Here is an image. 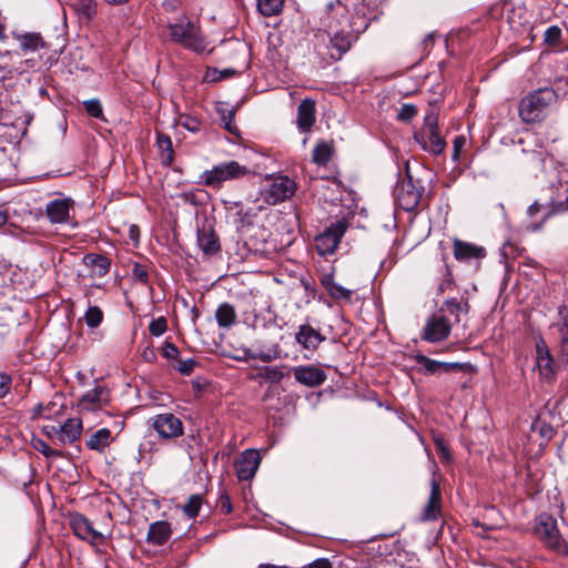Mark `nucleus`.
<instances>
[{"label":"nucleus","instance_id":"f257e3e1","mask_svg":"<svg viewBox=\"0 0 568 568\" xmlns=\"http://www.w3.org/2000/svg\"><path fill=\"white\" fill-rule=\"evenodd\" d=\"M329 8L327 29L315 32L314 49L318 55L338 61L382 10L378 0H338Z\"/></svg>","mask_w":568,"mask_h":568},{"label":"nucleus","instance_id":"f03ea898","mask_svg":"<svg viewBox=\"0 0 568 568\" xmlns=\"http://www.w3.org/2000/svg\"><path fill=\"white\" fill-rule=\"evenodd\" d=\"M169 39L185 49L203 52L206 49L200 27L187 17L181 16L168 24Z\"/></svg>","mask_w":568,"mask_h":568},{"label":"nucleus","instance_id":"7ed1b4c3","mask_svg":"<svg viewBox=\"0 0 568 568\" xmlns=\"http://www.w3.org/2000/svg\"><path fill=\"white\" fill-rule=\"evenodd\" d=\"M556 101L557 93L551 88L538 89L521 100L519 115L524 122H537Z\"/></svg>","mask_w":568,"mask_h":568},{"label":"nucleus","instance_id":"20e7f679","mask_svg":"<svg viewBox=\"0 0 568 568\" xmlns=\"http://www.w3.org/2000/svg\"><path fill=\"white\" fill-rule=\"evenodd\" d=\"M251 170L237 161H225L205 170L201 176V183L211 189L220 190L225 182L235 181L247 176Z\"/></svg>","mask_w":568,"mask_h":568},{"label":"nucleus","instance_id":"39448f33","mask_svg":"<svg viewBox=\"0 0 568 568\" xmlns=\"http://www.w3.org/2000/svg\"><path fill=\"white\" fill-rule=\"evenodd\" d=\"M424 193V186L419 180H415L409 173L398 180L394 189L395 203L404 211H413L419 204Z\"/></svg>","mask_w":568,"mask_h":568},{"label":"nucleus","instance_id":"423d86ee","mask_svg":"<svg viewBox=\"0 0 568 568\" xmlns=\"http://www.w3.org/2000/svg\"><path fill=\"white\" fill-rule=\"evenodd\" d=\"M414 140L424 151L434 155H439L444 151L446 142L439 134L437 116L433 112L425 116L423 128L414 133Z\"/></svg>","mask_w":568,"mask_h":568},{"label":"nucleus","instance_id":"0eeeda50","mask_svg":"<svg viewBox=\"0 0 568 568\" xmlns=\"http://www.w3.org/2000/svg\"><path fill=\"white\" fill-rule=\"evenodd\" d=\"M536 532L554 551L568 556V544L561 537L555 518L546 514L540 515L536 525Z\"/></svg>","mask_w":568,"mask_h":568},{"label":"nucleus","instance_id":"6e6552de","mask_svg":"<svg viewBox=\"0 0 568 568\" xmlns=\"http://www.w3.org/2000/svg\"><path fill=\"white\" fill-rule=\"evenodd\" d=\"M150 425L163 440L179 438L184 433L182 420L172 413H161L150 419Z\"/></svg>","mask_w":568,"mask_h":568},{"label":"nucleus","instance_id":"1a4fd4ad","mask_svg":"<svg viewBox=\"0 0 568 568\" xmlns=\"http://www.w3.org/2000/svg\"><path fill=\"white\" fill-rule=\"evenodd\" d=\"M347 229L344 220L332 223L323 233L315 237V247L320 255H328L335 252Z\"/></svg>","mask_w":568,"mask_h":568},{"label":"nucleus","instance_id":"9d476101","mask_svg":"<svg viewBox=\"0 0 568 568\" xmlns=\"http://www.w3.org/2000/svg\"><path fill=\"white\" fill-rule=\"evenodd\" d=\"M295 190L296 185L293 180L278 175L268 180V184L262 194L267 203L276 204L292 196Z\"/></svg>","mask_w":568,"mask_h":568},{"label":"nucleus","instance_id":"9b49d317","mask_svg":"<svg viewBox=\"0 0 568 568\" xmlns=\"http://www.w3.org/2000/svg\"><path fill=\"white\" fill-rule=\"evenodd\" d=\"M450 331V322L445 316L434 315L426 322L420 337L429 343H437L446 339Z\"/></svg>","mask_w":568,"mask_h":568},{"label":"nucleus","instance_id":"f8f14e48","mask_svg":"<svg viewBox=\"0 0 568 568\" xmlns=\"http://www.w3.org/2000/svg\"><path fill=\"white\" fill-rule=\"evenodd\" d=\"M261 464V455L257 449H245L235 462V471L240 480L252 479Z\"/></svg>","mask_w":568,"mask_h":568},{"label":"nucleus","instance_id":"ddd939ff","mask_svg":"<svg viewBox=\"0 0 568 568\" xmlns=\"http://www.w3.org/2000/svg\"><path fill=\"white\" fill-rule=\"evenodd\" d=\"M69 526L81 540L94 542L102 537L101 532L94 529L91 520L80 513L69 515Z\"/></svg>","mask_w":568,"mask_h":568},{"label":"nucleus","instance_id":"4468645a","mask_svg":"<svg viewBox=\"0 0 568 568\" xmlns=\"http://www.w3.org/2000/svg\"><path fill=\"white\" fill-rule=\"evenodd\" d=\"M73 201L69 197L54 199L47 203L45 214L52 224H65L71 219Z\"/></svg>","mask_w":568,"mask_h":568},{"label":"nucleus","instance_id":"2eb2a0df","mask_svg":"<svg viewBox=\"0 0 568 568\" xmlns=\"http://www.w3.org/2000/svg\"><path fill=\"white\" fill-rule=\"evenodd\" d=\"M110 402L108 387L97 384L92 389L87 390L79 399V407L85 410L102 408Z\"/></svg>","mask_w":568,"mask_h":568},{"label":"nucleus","instance_id":"dca6fc26","mask_svg":"<svg viewBox=\"0 0 568 568\" xmlns=\"http://www.w3.org/2000/svg\"><path fill=\"white\" fill-rule=\"evenodd\" d=\"M292 371L296 382L307 387L321 386L326 381L325 372L313 365L295 366Z\"/></svg>","mask_w":568,"mask_h":568},{"label":"nucleus","instance_id":"f3484780","mask_svg":"<svg viewBox=\"0 0 568 568\" xmlns=\"http://www.w3.org/2000/svg\"><path fill=\"white\" fill-rule=\"evenodd\" d=\"M324 341L325 336L310 324L300 325L295 333V342L306 351H316Z\"/></svg>","mask_w":568,"mask_h":568},{"label":"nucleus","instance_id":"a211bd4d","mask_svg":"<svg viewBox=\"0 0 568 568\" xmlns=\"http://www.w3.org/2000/svg\"><path fill=\"white\" fill-rule=\"evenodd\" d=\"M536 359L537 368L541 377L550 381L555 375L554 358L542 338L536 343Z\"/></svg>","mask_w":568,"mask_h":568},{"label":"nucleus","instance_id":"6ab92c4d","mask_svg":"<svg viewBox=\"0 0 568 568\" xmlns=\"http://www.w3.org/2000/svg\"><path fill=\"white\" fill-rule=\"evenodd\" d=\"M454 256L459 262H470L473 260L484 258L486 256V251L481 246H477L460 240H455Z\"/></svg>","mask_w":568,"mask_h":568},{"label":"nucleus","instance_id":"aec40b11","mask_svg":"<svg viewBox=\"0 0 568 568\" xmlns=\"http://www.w3.org/2000/svg\"><path fill=\"white\" fill-rule=\"evenodd\" d=\"M83 264L90 268L91 277H103L111 268V260L98 253H88L82 258Z\"/></svg>","mask_w":568,"mask_h":568},{"label":"nucleus","instance_id":"412c9836","mask_svg":"<svg viewBox=\"0 0 568 568\" xmlns=\"http://www.w3.org/2000/svg\"><path fill=\"white\" fill-rule=\"evenodd\" d=\"M315 122V103L310 99L303 100L297 106L296 124L301 132H308Z\"/></svg>","mask_w":568,"mask_h":568},{"label":"nucleus","instance_id":"4be33fe9","mask_svg":"<svg viewBox=\"0 0 568 568\" xmlns=\"http://www.w3.org/2000/svg\"><path fill=\"white\" fill-rule=\"evenodd\" d=\"M321 284L333 300L351 302L353 291L336 283L333 273L322 275Z\"/></svg>","mask_w":568,"mask_h":568},{"label":"nucleus","instance_id":"5701e85b","mask_svg":"<svg viewBox=\"0 0 568 568\" xmlns=\"http://www.w3.org/2000/svg\"><path fill=\"white\" fill-rule=\"evenodd\" d=\"M82 432V422L79 418H68L62 425H59V444H72Z\"/></svg>","mask_w":568,"mask_h":568},{"label":"nucleus","instance_id":"b1692460","mask_svg":"<svg viewBox=\"0 0 568 568\" xmlns=\"http://www.w3.org/2000/svg\"><path fill=\"white\" fill-rule=\"evenodd\" d=\"M197 244L201 251L206 255L215 254L221 248L219 237L212 229L197 231Z\"/></svg>","mask_w":568,"mask_h":568},{"label":"nucleus","instance_id":"393cba45","mask_svg":"<svg viewBox=\"0 0 568 568\" xmlns=\"http://www.w3.org/2000/svg\"><path fill=\"white\" fill-rule=\"evenodd\" d=\"M70 7L82 22L92 21L98 13L97 0H74L72 3H70Z\"/></svg>","mask_w":568,"mask_h":568},{"label":"nucleus","instance_id":"a878e982","mask_svg":"<svg viewBox=\"0 0 568 568\" xmlns=\"http://www.w3.org/2000/svg\"><path fill=\"white\" fill-rule=\"evenodd\" d=\"M171 534L172 530L168 521H155L149 527L148 541L160 546L170 539Z\"/></svg>","mask_w":568,"mask_h":568},{"label":"nucleus","instance_id":"bb28decb","mask_svg":"<svg viewBox=\"0 0 568 568\" xmlns=\"http://www.w3.org/2000/svg\"><path fill=\"white\" fill-rule=\"evenodd\" d=\"M440 487L435 479L430 483V495L427 505L425 506L423 518L425 520L436 519L439 514L440 503Z\"/></svg>","mask_w":568,"mask_h":568},{"label":"nucleus","instance_id":"cd10ccee","mask_svg":"<svg viewBox=\"0 0 568 568\" xmlns=\"http://www.w3.org/2000/svg\"><path fill=\"white\" fill-rule=\"evenodd\" d=\"M215 318L220 327L230 328L236 322V312L230 303H222L217 306Z\"/></svg>","mask_w":568,"mask_h":568},{"label":"nucleus","instance_id":"c85d7f7f","mask_svg":"<svg viewBox=\"0 0 568 568\" xmlns=\"http://www.w3.org/2000/svg\"><path fill=\"white\" fill-rule=\"evenodd\" d=\"M112 440L111 432L108 428H101L93 433L87 440L89 449L102 452Z\"/></svg>","mask_w":568,"mask_h":568},{"label":"nucleus","instance_id":"c756f323","mask_svg":"<svg viewBox=\"0 0 568 568\" xmlns=\"http://www.w3.org/2000/svg\"><path fill=\"white\" fill-rule=\"evenodd\" d=\"M442 311L447 312L448 314L455 317V322H460V314H467L469 311V304L467 301L462 302L457 298L446 300L442 306Z\"/></svg>","mask_w":568,"mask_h":568},{"label":"nucleus","instance_id":"7c9ffc66","mask_svg":"<svg viewBox=\"0 0 568 568\" xmlns=\"http://www.w3.org/2000/svg\"><path fill=\"white\" fill-rule=\"evenodd\" d=\"M559 320L556 324L560 333V342L564 351H568V310L564 306L558 310Z\"/></svg>","mask_w":568,"mask_h":568},{"label":"nucleus","instance_id":"2f4dec72","mask_svg":"<svg viewBox=\"0 0 568 568\" xmlns=\"http://www.w3.org/2000/svg\"><path fill=\"white\" fill-rule=\"evenodd\" d=\"M20 47L23 51L34 52L44 47L39 33H24L19 37Z\"/></svg>","mask_w":568,"mask_h":568},{"label":"nucleus","instance_id":"473e14b6","mask_svg":"<svg viewBox=\"0 0 568 568\" xmlns=\"http://www.w3.org/2000/svg\"><path fill=\"white\" fill-rule=\"evenodd\" d=\"M243 359H260L262 362L268 363L273 359H276L278 357V347L274 346L273 348H270L267 352H253L251 349H243Z\"/></svg>","mask_w":568,"mask_h":568},{"label":"nucleus","instance_id":"72a5a7b5","mask_svg":"<svg viewBox=\"0 0 568 568\" xmlns=\"http://www.w3.org/2000/svg\"><path fill=\"white\" fill-rule=\"evenodd\" d=\"M284 4V0H257V8L265 17L277 14Z\"/></svg>","mask_w":568,"mask_h":568},{"label":"nucleus","instance_id":"f704fd0d","mask_svg":"<svg viewBox=\"0 0 568 568\" xmlns=\"http://www.w3.org/2000/svg\"><path fill=\"white\" fill-rule=\"evenodd\" d=\"M156 144L163 152V162L170 164L173 161L172 141L166 134H158Z\"/></svg>","mask_w":568,"mask_h":568},{"label":"nucleus","instance_id":"c9c22d12","mask_svg":"<svg viewBox=\"0 0 568 568\" xmlns=\"http://www.w3.org/2000/svg\"><path fill=\"white\" fill-rule=\"evenodd\" d=\"M202 506V497L200 495H191L182 509L189 518H195Z\"/></svg>","mask_w":568,"mask_h":568},{"label":"nucleus","instance_id":"e433bc0d","mask_svg":"<svg viewBox=\"0 0 568 568\" xmlns=\"http://www.w3.org/2000/svg\"><path fill=\"white\" fill-rule=\"evenodd\" d=\"M103 320V313L98 306H89L85 314L84 321L88 327L95 328L98 327Z\"/></svg>","mask_w":568,"mask_h":568},{"label":"nucleus","instance_id":"4c0bfd02","mask_svg":"<svg viewBox=\"0 0 568 568\" xmlns=\"http://www.w3.org/2000/svg\"><path fill=\"white\" fill-rule=\"evenodd\" d=\"M176 124L192 133H196L201 129L200 119L189 114H181L176 120Z\"/></svg>","mask_w":568,"mask_h":568},{"label":"nucleus","instance_id":"58836bf2","mask_svg":"<svg viewBox=\"0 0 568 568\" xmlns=\"http://www.w3.org/2000/svg\"><path fill=\"white\" fill-rule=\"evenodd\" d=\"M331 158V149L327 144H317L313 151V159L316 163L325 164Z\"/></svg>","mask_w":568,"mask_h":568},{"label":"nucleus","instance_id":"ea45409f","mask_svg":"<svg viewBox=\"0 0 568 568\" xmlns=\"http://www.w3.org/2000/svg\"><path fill=\"white\" fill-rule=\"evenodd\" d=\"M166 329L168 323L166 318L163 316L152 320L151 323L149 324V332L151 333V335L155 337L163 335L166 332Z\"/></svg>","mask_w":568,"mask_h":568},{"label":"nucleus","instance_id":"a19ab883","mask_svg":"<svg viewBox=\"0 0 568 568\" xmlns=\"http://www.w3.org/2000/svg\"><path fill=\"white\" fill-rule=\"evenodd\" d=\"M180 374L184 375V376H189L193 371H194V367L196 365V362L195 359L193 358H187V359H178L175 363H172L171 364Z\"/></svg>","mask_w":568,"mask_h":568},{"label":"nucleus","instance_id":"79ce46f5","mask_svg":"<svg viewBox=\"0 0 568 568\" xmlns=\"http://www.w3.org/2000/svg\"><path fill=\"white\" fill-rule=\"evenodd\" d=\"M83 106L89 115L95 119L102 116V105L98 99H91L83 102Z\"/></svg>","mask_w":568,"mask_h":568},{"label":"nucleus","instance_id":"37998d69","mask_svg":"<svg viewBox=\"0 0 568 568\" xmlns=\"http://www.w3.org/2000/svg\"><path fill=\"white\" fill-rule=\"evenodd\" d=\"M417 114V108L414 104H403L397 113V119L402 122L410 121Z\"/></svg>","mask_w":568,"mask_h":568},{"label":"nucleus","instance_id":"c03bdc74","mask_svg":"<svg viewBox=\"0 0 568 568\" xmlns=\"http://www.w3.org/2000/svg\"><path fill=\"white\" fill-rule=\"evenodd\" d=\"M417 363L423 365L427 373L435 374L440 369V362L428 358L424 355H418L416 357Z\"/></svg>","mask_w":568,"mask_h":568},{"label":"nucleus","instance_id":"a18cd8bd","mask_svg":"<svg viewBox=\"0 0 568 568\" xmlns=\"http://www.w3.org/2000/svg\"><path fill=\"white\" fill-rule=\"evenodd\" d=\"M33 447L45 457L60 456V452L51 448L44 440L38 438L33 440Z\"/></svg>","mask_w":568,"mask_h":568},{"label":"nucleus","instance_id":"49530a36","mask_svg":"<svg viewBox=\"0 0 568 568\" xmlns=\"http://www.w3.org/2000/svg\"><path fill=\"white\" fill-rule=\"evenodd\" d=\"M561 38V29L557 26H551L547 28L544 34V40L548 44H557Z\"/></svg>","mask_w":568,"mask_h":568},{"label":"nucleus","instance_id":"de8ad7c7","mask_svg":"<svg viewBox=\"0 0 568 568\" xmlns=\"http://www.w3.org/2000/svg\"><path fill=\"white\" fill-rule=\"evenodd\" d=\"M466 144H467V139H466L465 135H457L454 139V142H453V154H452L453 161H455V162L459 161L460 153L465 149Z\"/></svg>","mask_w":568,"mask_h":568},{"label":"nucleus","instance_id":"09e8293b","mask_svg":"<svg viewBox=\"0 0 568 568\" xmlns=\"http://www.w3.org/2000/svg\"><path fill=\"white\" fill-rule=\"evenodd\" d=\"M161 354L166 359H172L175 363L179 359V348L171 342L165 341L162 348Z\"/></svg>","mask_w":568,"mask_h":568},{"label":"nucleus","instance_id":"8fccbe9b","mask_svg":"<svg viewBox=\"0 0 568 568\" xmlns=\"http://www.w3.org/2000/svg\"><path fill=\"white\" fill-rule=\"evenodd\" d=\"M284 373L280 367H266L265 378L271 383H280L284 378Z\"/></svg>","mask_w":568,"mask_h":568},{"label":"nucleus","instance_id":"3c124183","mask_svg":"<svg viewBox=\"0 0 568 568\" xmlns=\"http://www.w3.org/2000/svg\"><path fill=\"white\" fill-rule=\"evenodd\" d=\"M11 384V376L0 372V398H3L10 392Z\"/></svg>","mask_w":568,"mask_h":568},{"label":"nucleus","instance_id":"603ef678","mask_svg":"<svg viewBox=\"0 0 568 568\" xmlns=\"http://www.w3.org/2000/svg\"><path fill=\"white\" fill-rule=\"evenodd\" d=\"M435 446H436L437 453L442 459H445V460L450 459V452H449L448 447L446 446L444 439L436 438Z\"/></svg>","mask_w":568,"mask_h":568},{"label":"nucleus","instance_id":"864d4df0","mask_svg":"<svg viewBox=\"0 0 568 568\" xmlns=\"http://www.w3.org/2000/svg\"><path fill=\"white\" fill-rule=\"evenodd\" d=\"M217 506H219L220 510L225 515H227L232 511V504H231L230 497L225 494L220 495L219 500H217Z\"/></svg>","mask_w":568,"mask_h":568},{"label":"nucleus","instance_id":"5fc2aeb1","mask_svg":"<svg viewBox=\"0 0 568 568\" xmlns=\"http://www.w3.org/2000/svg\"><path fill=\"white\" fill-rule=\"evenodd\" d=\"M132 274H133L134 278L139 280L140 282H142V283L148 282L149 275H148V272L144 268V266L135 263L132 268Z\"/></svg>","mask_w":568,"mask_h":568},{"label":"nucleus","instance_id":"6e6d98bb","mask_svg":"<svg viewBox=\"0 0 568 568\" xmlns=\"http://www.w3.org/2000/svg\"><path fill=\"white\" fill-rule=\"evenodd\" d=\"M301 285L303 286V288L305 290L306 292V295L308 298H314L315 297V294H316V288H315V285H314V282L311 281L310 278H301Z\"/></svg>","mask_w":568,"mask_h":568},{"label":"nucleus","instance_id":"4d7b16f0","mask_svg":"<svg viewBox=\"0 0 568 568\" xmlns=\"http://www.w3.org/2000/svg\"><path fill=\"white\" fill-rule=\"evenodd\" d=\"M54 405H55V403H50L47 406H44L42 404H39L36 407V415L39 416V417H43V418L50 419L51 416H52L51 406H54Z\"/></svg>","mask_w":568,"mask_h":568},{"label":"nucleus","instance_id":"13d9d810","mask_svg":"<svg viewBox=\"0 0 568 568\" xmlns=\"http://www.w3.org/2000/svg\"><path fill=\"white\" fill-rule=\"evenodd\" d=\"M43 433L51 439L59 443V425H45L43 426Z\"/></svg>","mask_w":568,"mask_h":568},{"label":"nucleus","instance_id":"bf43d9fd","mask_svg":"<svg viewBox=\"0 0 568 568\" xmlns=\"http://www.w3.org/2000/svg\"><path fill=\"white\" fill-rule=\"evenodd\" d=\"M303 568H333L327 558H318Z\"/></svg>","mask_w":568,"mask_h":568},{"label":"nucleus","instance_id":"052dcab7","mask_svg":"<svg viewBox=\"0 0 568 568\" xmlns=\"http://www.w3.org/2000/svg\"><path fill=\"white\" fill-rule=\"evenodd\" d=\"M34 235L36 232L30 230H20L19 234H17L23 242H30Z\"/></svg>","mask_w":568,"mask_h":568},{"label":"nucleus","instance_id":"680f3d73","mask_svg":"<svg viewBox=\"0 0 568 568\" xmlns=\"http://www.w3.org/2000/svg\"><path fill=\"white\" fill-rule=\"evenodd\" d=\"M442 366H440V369L445 371V372H450L453 369H456V368H460V364L458 363H445V362H440Z\"/></svg>","mask_w":568,"mask_h":568},{"label":"nucleus","instance_id":"e2e57ef3","mask_svg":"<svg viewBox=\"0 0 568 568\" xmlns=\"http://www.w3.org/2000/svg\"><path fill=\"white\" fill-rule=\"evenodd\" d=\"M233 116H234L233 111H229V115H227V118H226V116L224 118V122H225V125H224V126H225V129H226L227 131H230L231 133H234V132H235V131H234V129H233V126H232V120H233Z\"/></svg>","mask_w":568,"mask_h":568},{"label":"nucleus","instance_id":"0e129e2a","mask_svg":"<svg viewBox=\"0 0 568 568\" xmlns=\"http://www.w3.org/2000/svg\"><path fill=\"white\" fill-rule=\"evenodd\" d=\"M541 209V205L538 202H534L527 210L529 216H535Z\"/></svg>","mask_w":568,"mask_h":568},{"label":"nucleus","instance_id":"69168bd1","mask_svg":"<svg viewBox=\"0 0 568 568\" xmlns=\"http://www.w3.org/2000/svg\"><path fill=\"white\" fill-rule=\"evenodd\" d=\"M549 215H550V213H547L542 217L541 223L531 224V225L527 226V230L532 231V232L539 231L541 229L542 223L549 217Z\"/></svg>","mask_w":568,"mask_h":568},{"label":"nucleus","instance_id":"338daca9","mask_svg":"<svg viewBox=\"0 0 568 568\" xmlns=\"http://www.w3.org/2000/svg\"><path fill=\"white\" fill-rule=\"evenodd\" d=\"M105 3L110 6H122L126 3L129 0H103Z\"/></svg>","mask_w":568,"mask_h":568},{"label":"nucleus","instance_id":"774afa93","mask_svg":"<svg viewBox=\"0 0 568 568\" xmlns=\"http://www.w3.org/2000/svg\"><path fill=\"white\" fill-rule=\"evenodd\" d=\"M8 215L6 211L0 209V226L4 225L7 222Z\"/></svg>","mask_w":568,"mask_h":568}]
</instances>
